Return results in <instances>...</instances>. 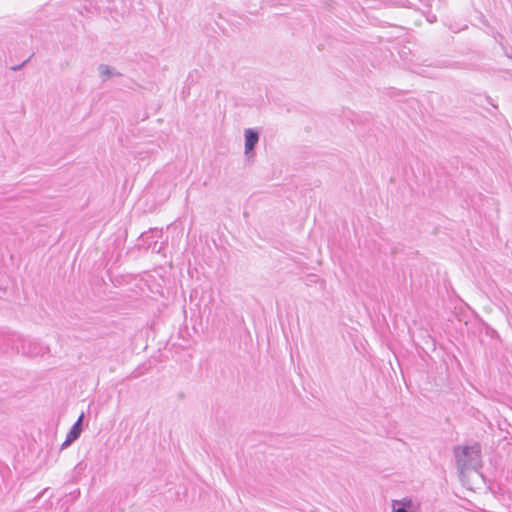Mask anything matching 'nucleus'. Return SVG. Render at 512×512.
<instances>
[{"instance_id": "1", "label": "nucleus", "mask_w": 512, "mask_h": 512, "mask_svg": "<svg viewBox=\"0 0 512 512\" xmlns=\"http://www.w3.org/2000/svg\"><path fill=\"white\" fill-rule=\"evenodd\" d=\"M480 455V447L474 446H463L455 449V456L459 465L466 466L469 462L476 460Z\"/></svg>"}, {"instance_id": "2", "label": "nucleus", "mask_w": 512, "mask_h": 512, "mask_svg": "<svg viewBox=\"0 0 512 512\" xmlns=\"http://www.w3.org/2000/svg\"><path fill=\"white\" fill-rule=\"evenodd\" d=\"M258 141V135L251 129L246 130L245 132V150L246 153L250 152Z\"/></svg>"}, {"instance_id": "3", "label": "nucleus", "mask_w": 512, "mask_h": 512, "mask_svg": "<svg viewBox=\"0 0 512 512\" xmlns=\"http://www.w3.org/2000/svg\"><path fill=\"white\" fill-rule=\"evenodd\" d=\"M82 418H83V415H81L79 417V419L77 420V422L73 425L71 431L69 432V434L67 436L66 442H72L78 438V436L80 435V432H81L80 425H81Z\"/></svg>"}, {"instance_id": "4", "label": "nucleus", "mask_w": 512, "mask_h": 512, "mask_svg": "<svg viewBox=\"0 0 512 512\" xmlns=\"http://www.w3.org/2000/svg\"><path fill=\"white\" fill-rule=\"evenodd\" d=\"M412 507V501L411 500H403V501H394L393 502V508L394 512H408L407 508Z\"/></svg>"}]
</instances>
